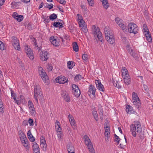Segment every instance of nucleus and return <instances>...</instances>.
I'll return each mask as SVG.
<instances>
[{
  "label": "nucleus",
  "mask_w": 153,
  "mask_h": 153,
  "mask_svg": "<svg viewBox=\"0 0 153 153\" xmlns=\"http://www.w3.org/2000/svg\"><path fill=\"white\" fill-rule=\"evenodd\" d=\"M134 124H132L130 126V130L132 135L136 137L137 132L138 134L142 131V127L140 123L138 121H134Z\"/></svg>",
  "instance_id": "f257e3e1"
},
{
  "label": "nucleus",
  "mask_w": 153,
  "mask_h": 153,
  "mask_svg": "<svg viewBox=\"0 0 153 153\" xmlns=\"http://www.w3.org/2000/svg\"><path fill=\"white\" fill-rule=\"evenodd\" d=\"M104 31L106 40L110 44H114L115 43V37L114 34L106 27L105 28Z\"/></svg>",
  "instance_id": "f03ea898"
},
{
  "label": "nucleus",
  "mask_w": 153,
  "mask_h": 153,
  "mask_svg": "<svg viewBox=\"0 0 153 153\" xmlns=\"http://www.w3.org/2000/svg\"><path fill=\"white\" fill-rule=\"evenodd\" d=\"M83 139L85 141V144L88 146V149L91 153H95L94 150V149L92 143L91 141L90 140L86 135L84 136Z\"/></svg>",
  "instance_id": "7ed1b4c3"
},
{
  "label": "nucleus",
  "mask_w": 153,
  "mask_h": 153,
  "mask_svg": "<svg viewBox=\"0 0 153 153\" xmlns=\"http://www.w3.org/2000/svg\"><path fill=\"white\" fill-rule=\"evenodd\" d=\"M93 34L95 37L97 36L99 40L102 42V33L100 31L99 27H96L95 25H93L92 28Z\"/></svg>",
  "instance_id": "20e7f679"
},
{
  "label": "nucleus",
  "mask_w": 153,
  "mask_h": 153,
  "mask_svg": "<svg viewBox=\"0 0 153 153\" xmlns=\"http://www.w3.org/2000/svg\"><path fill=\"white\" fill-rule=\"evenodd\" d=\"M39 95L41 97L42 95V93L41 92L40 87L39 85H36L34 89V97L37 103H38V102L37 97Z\"/></svg>",
  "instance_id": "39448f33"
},
{
  "label": "nucleus",
  "mask_w": 153,
  "mask_h": 153,
  "mask_svg": "<svg viewBox=\"0 0 153 153\" xmlns=\"http://www.w3.org/2000/svg\"><path fill=\"white\" fill-rule=\"evenodd\" d=\"M11 42L15 49L19 51H20V47L19 45V41L16 37L12 36Z\"/></svg>",
  "instance_id": "423d86ee"
},
{
  "label": "nucleus",
  "mask_w": 153,
  "mask_h": 153,
  "mask_svg": "<svg viewBox=\"0 0 153 153\" xmlns=\"http://www.w3.org/2000/svg\"><path fill=\"white\" fill-rule=\"evenodd\" d=\"M128 30L131 33L136 34L137 32L138 29L136 24L134 23H130L128 26Z\"/></svg>",
  "instance_id": "0eeeda50"
},
{
  "label": "nucleus",
  "mask_w": 153,
  "mask_h": 153,
  "mask_svg": "<svg viewBox=\"0 0 153 153\" xmlns=\"http://www.w3.org/2000/svg\"><path fill=\"white\" fill-rule=\"evenodd\" d=\"M72 92L77 98L81 94L80 91L78 86L75 84H73L71 86Z\"/></svg>",
  "instance_id": "6e6552de"
},
{
  "label": "nucleus",
  "mask_w": 153,
  "mask_h": 153,
  "mask_svg": "<svg viewBox=\"0 0 153 153\" xmlns=\"http://www.w3.org/2000/svg\"><path fill=\"white\" fill-rule=\"evenodd\" d=\"M68 81V79L66 77L62 76H58L55 80L56 82L62 84L67 82Z\"/></svg>",
  "instance_id": "1a4fd4ad"
},
{
  "label": "nucleus",
  "mask_w": 153,
  "mask_h": 153,
  "mask_svg": "<svg viewBox=\"0 0 153 153\" xmlns=\"http://www.w3.org/2000/svg\"><path fill=\"white\" fill-rule=\"evenodd\" d=\"M25 49L26 51V53L30 59H33L34 56L33 55H32L33 52L29 46L28 45H27L26 46H25Z\"/></svg>",
  "instance_id": "9d476101"
},
{
  "label": "nucleus",
  "mask_w": 153,
  "mask_h": 153,
  "mask_svg": "<svg viewBox=\"0 0 153 153\" xmlns=\"http://www.w3.org/2000/svg\"><path fill=\"white\" fill-rule=\"evenodd\" d=\"M40 75L41 76L43 82L45 83L46 84H48L49 82V80L48 79V77L46 75V73L43 72V71H41Z\"/></svg>",
  "instance_id": "9b49d317"
},
{
  "label": "nucleus",
  "mask_w": 153,
  "mask_h": 153,
  "mask_svg": "<svg viewBox=\"0 0 153 153\" xmlns=\"http://www.w3.org/2000/svg\"><path fill=\"white\" fill-rule=\"evenodd\" d=\"M28 104L31 115H34L36 113V111L32 102L30 100H29L28 102Z\"/></svg>",
  "instance_id": "f8f14e48"
},
{
  "label": "nucleus",
  "mask_w": 153,
  "mask_h": 153,
  "mask_svg": "<svg viewBox=\"0 0 153 153\" xmlns=\"http://www.w3.org/2000/svg\"><path fill=\"white\" fill-rule=\"evenodd\" d=\"M12 16L17 20L19 22L22 21L24 19V17L22 15H19L17 13L14 12L12 15Z\"/></svg>",
  "instance_id": "ddd939ff"
},
{
  "label": "nucleus",
  "mask_w": 153,
  "mask_h": 153,
  "mask_svg": "<svg viewBox=\"0 0 153 153\" xmlns=\"http://www.w3.org/2000/svg\"><path fill=\"white\" fill-rule=\"evenodd\" d=\"M95 91L96 88L95 87L92 85H90L87 94L90 96L92 94L94 97L95 95Z\"/></svg>",
  "instance_id": "4468645a"
},
{
  "label": "nucleus",
  "mask_w": 153,
  "mask_h": 153,
  "mask_svg": "<svg viewBox=\"0 0 153 153\" xmlns=\"http://www.w3.org/2000/svg\"><path fill=\"white\" fill-rule=\"evenodd\" d=\"M95 83L97 89L101 91H104L105 88H104L103 85L101 83L100 80H96Z\"/></svg>",
  "instance_id": "2eb2a0df"
},
{
  "label": "nucleus",
  "mask_w": 153,
  "mask_h": 153,
  "mask_svg": "<svg viewBox=\"0 0 153 153\" xmlns=\"http://www.w3.org/2000/svg\"><path fill=\"white\" fill-rule=\"evenodd\" d=\"M49 53L46 51H43L41 56V59L42 61H47L49 58L48 54Z\"/></svg>",
  "instance_id": "dca6fc26"
},
{
  "label": "nucleus",
  "mask_w": 153,
  "mask_h": 153,
  "mask_svg": "<svg viewBox=\"0 0 153 153\" xmlns=\"http://www.w3.org/2000/svg\"><path fill=\"white\" fill-rule=\"evenodd\" d=\"M50 40L51 43L55 46H59L60 44L59 41H57V40L54 38V37H51L50 38Z\"/></svg>",
  "instance_id": "f3484780"
},
{
  "label": "nucleus",
  "mask_w": 153,
  "mask_h": 153,
  "mask_svg": "<svg viewBox=\"0 0 153 153\" xmlns=\"http://www.w3.org/2000/svg\"><path fill=\"white\" fill-rule=\"evenodd\" d=\"M19 136L20 138L21 141L23 140H27V138L26 137V136L22 130H20L19 131Z\"/></svg>",
  "instance_id": "a211bd4d"
},
{
  "label": "nucleus",
  "mask_w": 153,
  "mask_h": 153,
  "mask_svg": "<svg viewBox=\"0 0 153 153\" xmlns=\"http://www.w3.org/2000/svg\"><path fill=\"white\" fill-rule=\"evenodd\" d=\"M146 38V40L149 42L152 41V38L149 30L144 32Z\"/></svg>",
  "instance_id": "6ab92c4d"
},
{
  "label": "nucleus",
  "mask_w": 153,
  "mask_h": 153,
  "mask_svg": "<svg viewBox=\"0 0 153 153\" xmlns=\"http://www.w3.org/2000/svg\"><path fill=\"white\" fill-rule=\"evenodd\" d=\"M98 110L99 111V114L100 118L101 120H103V111L102 106L100 105H99Z\"/></svg>",
  "instance_id": "aec40b11"
},
{
  "label": "nucleus",
  "mask_w": 153,
  "mask_h": 153,
  "mask_svg": "<svg viewBox=\"0 0 153 153\" xmlns=\"http://www.w3.org/2000/svg\"><path fill=\"white\" fill-rule=\"evenodd\" d=\"M140 100H134L133 101V103L134 104V105L135 107L138 109H139L140 108H141V103L140 102Z\"/></svg>",
  "instance_id": "412c9836"
},
{
  "label": "nucleus",
  "mask_w": 153,
  "mask_h": 153,
  "mask_svg": "<svg viewBox=\"0 0 153 153\" xmlns=\"http://www.w3.org/2000/svg\"><path fill=\"white\" fill-rule=\"evenodd\" d=\"M27 135L28 138L30 141L32 142H34L35 140V139L31 134L30 130H29L28 131Z\"/></svg>",
  "instance_id": "4be33fe9"
},
{
  "label": "nucleus",
  "mask_w": 153,
  "mask_h": 153,
  "mask_svg": "<svg viewBox=\"0 0 153 153\" xmlns=\"http://www.w3.org/2000/svg\"><path fill=\"white\" fill-rule=\"evenodd\" d=\"M126 111L128 113H129L130 114L133 112L136 113V112L133 110L132 107L129 105L126 106Z\"/></svg>",
  "instance_id": "5701e85b"
},
{
  "label": "nucleus",
  "mask_w": 153,
  "mask_h": 153,
  "mask_svg": "<svg viewBox=\"0 0 153 153\" xmlns=\"http://www.w3.org/2000/svg\"><path fill=\"white\" fill-rule=\"evenodd\" d=\"M69 121L71 126H74L75 122L73 116L71 114L68 115Z\"/></svg>",
  "instance_id": "b1692460"
},
{
  "label": "nucleus",
  "mask_w": 153,
  "mask_h": 153,
  "mask_svg": "<svg viewBox=\"0 0 153 153\" xmlns=\"http://www.w3.org/2000/svg\"><path fill=\"white\" fill-rule=\"evenodd\" d=\"M92 113L95 120L97 121H98L99 120L98 115L97 114V111L95 108L93 109Z\"/></svg>",
  "instance_id": "393cba45"
},
{
  "label": "nucleus",
  "mask_w": 153,
  "mask_h": 153,
  "mask_svg": "<svg viewBox=\"0 0 153 153\" xmlns=\"http://www.w3.org/2000/svg\"><path fill=\"white\" fill-rule=\"evenodd\" d=\"M115 22L120 27L121 25H122L123 24H124L123 20L119 17L115 18Z\"/></svg>",
  "instance_id": "a878e982"
},
{
  "label": "nucleus",
  "mask_w": 153,
  "mask_h": 153,
  "mask_svg": "<svg viewBox=\"0 0 153 153\" xmlns=\"http://www.w3.org/2000/svg\"><path fill=\"white\" fill-rule=\"evenodd\" d=\"M22 144L25 148L28 149L29 148V146L28 145V142L27 139V140H23L21 141Z\"/></svg>",
  "instance_id": "bb28decb"
},
{
  "label": "nucleus",
  "mask_w": 153,
  "mask_h": 153,
  "mask_svg": "<svg viewBox=\"0 0 153 153\" xmlns=\"http://www.w3.org/2000/svg\"><path fill=\"white\" fill-rule=\"evenodd\" d=\"M53 25V26L55 27H58L59 28H62L63 27V26L62 23L60 22H54Z\"/></svg>",
  "instance_id": "cd10ccee"
},
{
  "label": "nucleus",
  "mask_w": 153,
  "mask_h": 153,
  "mask_svg": "<svg viewBox=\"0 0 153 153\" xmlns=\"http://www.w3.org/2000/svg\"><path fill=\"white\" fill-rule=\"evenodd\" d=\"M100 1L102 2L104 7L107 9L108 6L107 0H100Z\"/></svg>",
  "instance_id": "c85d7f7f"
},
{
  "label": "nucleus",
  "mask_w": 153,
  "mask_h": 153,
  "mask_svg": "<svg viewBox=\"0 0 153 153\" xmlns=\"http://www.w3.org/2000/svg\"><path fill=\"white\" fill-rule=\"evenodd\" d=\"M67 150L68 153L71 152H73L74 151V148L73 146L71 145L68 144L67 145Z\"/></svg>",
  "instance_id": "c756f323"
},
{
  "label": "nucleus",
  "mask_w": 153,
  "mask_h": 153,
  "mask_svg": "<svg viewBox=\"0 0 153 153\" xmlns=\"http://www.w3.org/2000/svg\"><path fill=\"white\" fill-rule=\"evenodd\" d=\"M73 48L74 51L77 52L79 50V48L76 42H74L73 44Z\"/></svg>",
  "instance_id": "7c9ffc66"
},
{
  "label": "nucleus",
  "mask_w": 153,
  "mask_h": 153,
  "mask_svg": "<svg viewBox=\"0 0 153 153\" xmlns=\"http://www.w3.org/2000/svg\"><path fill=\"white\" fill-rule=\"evenodd\" d=\"M132 100H139V98L137 95V94L135 92H133L132 94Z\"/></svg>",
  "instance_id": "2f4dec72"
},
{
  "label": "nucleus",
  "mask_w": 153,
  "mask_h": 153,
  "mask_svg": "<svg viewBox=\"0 0 153 153\" xmlns=\"http://www.w3.org/2000/svg\"><path fill=\"white\" fill-rule=\"evenodd\" d=\"M32 148L33 150L40 149L39 145L36 142H34L32 143Z\"/></svg>",
  "instance_id": "473e14b6"
},
{
  "label": "nucleus",
  "mask_w": 153,
  "mask_h": 153,
  "mask_svg": "<svg viewBox=\"0 0 153 153\" xmlns=\"http://www.w3.org/2000/svg\"><path fill=\"white\" fill-rule=\"evenodd\" d=\"M57 17V15L56 14L53 13L49 16V19L53 21L56 19Z\"/></svg>",
  "instance_id": "72a5a7b5"
},
{
  "label": "nucleus",
  "mask_w": 153,
  "mask_h": 153,
  "mask_svg": "<svg viewBox=\"0 0 153 153\" xmlns=\"http://www.w3.org/2000/svg\"><path fill=\"white\" fill-rule=\"evenodd\" d=\"M30 39H31L32 42H33V44H34L36 47H38V45H37V43L36 42V40L35 38H34L33 36H32L30 38Z\"/></svg>",
  "instance_id": "f704fd0d"
},
{
  "label": "nucleus",
  "mask_w": 153,
  "mask_h": 153,
  "mask_svg": "<svg viewBox=\"0 0 153 153\" xmlns=\"http://www.w3.org/2000/svg\"><path fill=\"white\" fill-rule=\"evenodd\" d=\"M20 3V2H12L11 3L12 7L14 8H16L19 5Z\"/></svg>",
  "instance_id": "c9c22d12"
},
{
  "label": "nucleus",
  "mask_w": 153,
  "mask_h": 153,
  "mask_svg": "<svg viewBox=\"0 0 153 153\" xmlns=\"http://www.w3.org/2000/svg\"><path fill=\"white\" fill-rule=\"evenodd\" d=\"M122 72L123 75H125L126 74H128V70L125 67L123 68L122 69Z\"/></svg>",
  "instance_id": "e433bc0d"
},
{
  "label": "nucleus",
  "mask_w": 153,
  "mask_h": 153,
  "mask_svg": "<svg viewBox=\"0 0 153 153\" xmlns=\"http://www.w3.org/2000/svg\"><path fill=\"white\" fill-rule=\"evenodd\" d=\"M10 91H11V97L13 98L14 100H16V94L13 91L11 88L10 89Z\"/></svg>",
  "instance_id": "4c0bfd02"
},
{
  "label": "nucleus",
  "mask_w": 153,
  "mask_h": 153,
  "mask_svg": "<svg viewBox=\"0 0 153 153\" xmlns=\"http://www.w3.org/2000/svg\"><path fill=\"white\" fill-rule=\"evenodd\" d=\"M82 79V76L79 74L76 75L74 78V80L76 81H78Z\"/></svg>",
  "instance_id": "58836bf2"
},
{
  "label": "nucleus",
  "mask_w": 153,
  "mask_h": 153,
  "mask_svg": "<svg viewBox=\"0 0 153 153\" xmlns=\"http://www.w3.org/2000/svg\"><path fill=\"white\" fill-rule=\"evenodd\" d=\"M125 141H124L123 142H122V143H121L120 145V147L122 149L124 148V147L126 146V139L125 137Z\"/></svg>",
  "instance_id": "ea45409f"
},
{
  "label": "nucleus",
  "mask_w": 153,
  "mask_h": 153,
  "mask_svg": "<svg viewBox=\"0 0 153 153\" xmlns=\"http://www.w3.org/2000/svg\"><path fill=\"white\" fill-rule=\"evenodd\" d=\"M71 62H72L73 63V61H72L71 62L69 61L67 62V65L68 66V68L70 69H71L73 68V65L71 64Z\"/></svg>",
  "instance_id": "a19ab883"
},
{
  "label": "nucleus",
  "mask_w": 153,
  "mask_h": 153,
  "mask_svg": "<svg viewBox=\"0 0 153 153\" xmlns=\"http://www.w3.org/2000/svg\"><path fill=\"white\" fill-rule=\"evenodd\" d=\"M78 22L79 25V26L80 27H81L82 26H83V25H85V22L83 19L81 20H80L78 21Z\"/></svg>",
  "instance_id": "79ce46f5"
},
{
  "label": "nucleus",
  "mask_w": 153,
  "mask_h": 153,
  "mask_svg": "<svg viewBox=\"0 0 153 153\" xmlns=\"http://www.w3.org/2000/svg\"><path fill=\"white\" fill-rule=\"evenodd\" d=\"M81 27H82L81 29L85 33L87 32L88 29L86 27V25H83V26H82Z\"/></svg>",
  "instance_id": "37998d69"
},
{
  "label": "nucleus",
  "mask_w": 153,
  "mask_h": 153,
  "mask_svg": "<svg viewBox=\"0 0 153 153\" xmlns=\"http://www.w3.org/2000/svg\"><path fill=\"white\" fill-rule=\"evenodd\" d=\"M25 27L28 30L32 29V27H31V24L30 23H27L26 25H25Z\"/></svg>",
  "instance_id": "c03bdc74"
},
{
  "label": "nucleus",
  "mask_w": 153,
  "mask_h": 153,
  "mask_svg": "<svg viewBox=\"0 0 153 153\" xmlns=\"http://www.w3.org/2000/svg\"><path fill=\"white\" fill-rule=\"evenodd\" d=\"M88 55L84 54L82 56V59L83 60H85V62H87L88 60Z\"/></svg>",
  "instance_id": "a18cd8bd"
},
{
  "label": "nucleus",
  "mask_w": 153,
  "mask_h": 153,
  "mask_svg": "<svg viewBox=\"0 0 153 153\" xmlns=\"http://www.w3.org/2000/svg\"><path fill=\"white\" fill-rule=\"evenodd\" d=\"M5 49V46L4 43L1 41H0V49L3 50Z\"/></svg>",
  "instance_id": "49530a36"
},
{
  "label": "nucleus",
  "mask_w": 153,
  "mask_h": 153,
  "mask_svg": "<svg viewBox=\"0 0 153 153\" xmlns=\"http://www.w3.org/2000/svg\"><path fill=\"white\" fill-rule=\"evenodd\" d=\"M123 77L124 80L130 79V77L128 74H126L125 75H123Z\"/></svg>",
  "instance_id": "de8ad7c7"
},
{
  "label": "nucleus",
  "mask_w": 153,
  "mask_h": 153,
  "mask_svg": "<svg viewBox=\"0 0 153 153\" xmlns=\"http://www.w3.org/2000/svg\"><path fill=\"white\" fill-rule=\"evenodd\" d=\"M123 77L124 80L130 79V77L128 74H126L125 75H123Z\"/></svg>",
  "instance_id": "09e8293b"
},
{
  "label": "nucleus",
  "mask_w": 153,
  "mask_h": 153,
  "mask_svg": "<svg viewBox=\"0 0 153 153\" xmlns=\"http://www.w3.org/2000/svg\"><path fill=\"white\" fill-rule=\"evenodd\" d=\"M41 147L44 150H46L47 148V144L46 143H41L40 144Z\"/></svg>",
  "instance_id": "8fccbe9b"
},
{
  "label": "nucleus",
  "mask_w": 153,
  "mask_h": 153,
  "mask_svg": "<svg viewBox=\"0 0 153 153\" xmlns=\"http://www.w3.org/2000/svg\"><path fill=\"white\" fill-rule=\"evenodd\" d=\"M4 106L3 104H0V112L3 113L4 112Z\"/></svg>",
  "instance_id": "3c124183"
},
{
  "label": "nucleus",
  "mask_w": 153,
  "mask_h": 153,
  "mask_svg": "<svg viewBox=\"0 0 153 153\" xmlns=\"http://www.w3.org/2000/svg\"><path fill=\"white\" fill-rule=\"evenodd\" d=\"M120 27L121 28V29L124 32L127 31V27L125 26L124 24H123L122 25H121Z\"/></svg>",
  "instance_id": "603ef678"
},
{
  "label": "nucleus",
  "mask_w": 153,
  "mask_h": 153,
  "mask_svg": "<svg viewBox=\"0 0 153 153\" xmlns=\"http://www.w3.org/2000/svg\"><path fill=\"white\" fill-rule=\"evenodd\" d=\"M144 89L146 92L148 93L149 91L148 87L145 84H143Z\"/></svg>",
  "instance_id": "864d4df0"
},
{
  "label": "nucleus",
  "mask_w": 153,
  "mask_h": 153,
  "mask_svg": "<svg viewBox=\"0 0 153 153\" xmlns=\"http://www.w3.org/2000/svg\"><path fill=\"white\" fill-rule=\"evenodd\" d=\"M33 119L31 118H29L28 120V123L30 124V126H32L34 125L33 123Z\"/></svg>",
  "instance_id": "5fc2aeb1"
},
{
  "label": "nucleus",
  "mask_w": 153,
  "mask_h": 153,
  "mask_svg": "<svg viewBox=\"0 0 153 153\" xmlns=\"http://www.w3.org/2000/svg\"><path fill=\"white\" fill-rule=\"evenodd\" d=\"M53 5L52 4H48V3H47L45 7L48 8L50 10L53 7Z\"/></svg>",
  "instance_id": "6e6d98bb"
},
{
  "label": "nucleus",
  "mask_w": 153,
  "mask_h": 153,
  "mask_svg": "<svg viewBox=\"0 0 153 153\" xmlns=\"http://www.w3.org/2000/svg\"><path fill=\"white\" fill-rule=\"evenodd\" d=\"M57 135L58 136V138L59 139H60L62 135V132H61V131H59L57 132Z\"/></svg>",
  "instance_id": "4d7b16f0"
},
{
  "label": "nucleus",
  "mask_w": 153,
  "mask_h": 153,
  "mask_svg": "<svg viewBox=\"0 0 153 153\" xmlns=\"http://www.w3.org/2000/svg\"><path fill=\"white\" fill-rule=\"evenodd\" d=\"M41 143H46L45 140V138L43 137H41V140L40 141Z\"/></svg>",
  "instance_id": "13d9d810"
},
{
  "label": "nucleus",
  "mask_w": 153,
  "mask_h": 153,
  "mask_svg": "<svg viewBox=\"0 0 153 153\" xmlns=\"http://www.w3.org/2000/svg\"><path fill=\"white\" fill-rule=\"evenodd\" d=\"M88 2V3L91 6H92L94 5V1L93 0H87Z\"/></svg>",
  "instance_id": "bf43d9fd"
},
{
  "label": "nucleus",
  "mask_w": 153,
  "mask_h": 153,
  "mask_svg": "<svg viewBox=\"0 0 153 153\" xmlns=\"http://www.w3.org/2000/svg\"><path fill=\"white\" fill-rule=\"evenodd\" d=\"M120 140V139L119 137L118 136L115 134V141L117 142L118 144H119V141Z\"/></svg>",
  "instance_id": "052dcab7"
},
{
  "label": "nucleus",
  "mask_w": 153,
  "mask_h": 153,
  "mask_svg": "<svg viewBox=\"0 0 153 153\" xmlns=\"http://www.w3.org/2000/svg\"><path fill=\"white\" fill-rule=\"evenodd\" d=\"M143 28L144 32L149 30V29L147 27L146 25H143Z\"/></svg>",
  "instance_id": "680f3d73"
},
{
  "label": "nucleus",
  "mask_w": 153,
  "mask_h": 153,
  "mask_svg": "<svg viewBox=\"0 0 153 153\" xmlns=\"http://www.w3.org/2000/svg\"><path fill=\"white\" fill-rule=\"evenodd\" d=\"M124 80L125 83L126 85H128L130 84L131 82L130 79H125Z\"/></svg>",
  "instance_id": "e2e57ef3"
},
{
  "label": "nucleus",
  "mask_w": 153,
  "mask_h": 153,
  "mask_svg": "<svg viewBox=\"0 0 153 153\" xmlns=\"http://www.w3.org/2000/svg\"><path fill=\"white\" fill-rule=\"evenodd\" d=\"M67 102H69L70 101V97L68 95L65 97V98L64 99Z\"/></svg>",
  "instance_id": "0e129e2a"
},
{
  "label": "nucleus",
  "mask_w": 153,
  "mask_h": 153,
  "mask_svg": "<svg viewBox=\"0 0 153 153\" xmlns=\"http://www.w3.org/2000/svg\"><path fill=\"white\" fill-rule=\"evenodd\" d=\"M44 21L45 22H46L47 23H48L50 22V19L49 17L48 18V16H47L46 18H44Z\"/></svg>",
  "instance_id": "69168bd1"
},
{
  "label": "nucleus",
  "mask_w": 153,
  "mask_h": 153,
  "mask_svg": "<svg viewBox=\"0 0 153 153\" xmlns=\"http://www.w3.org/2000/svg\"><path fill=\"white\" fill-rule=\"evenodd\" d=\"M47 69L48 71H51L53 69V67L51 65H49L48 66Z\"/></svg>",
  "instance_id": "338daca9"
},
{
  "label": "nucleus",
  "mask_w": 153,
  "mask_h": 153,
  "mask_svg": "<svg viewBox=\"0 0 153 153\" xmlns=\"http://www.w3.org/2000/svg\"><path fill=\"white\" fill-rule=\"evenodd\" d=\"M62 96L64 98V99L65 98V97L66 96H68V95L67 93V92H63L62 94Z\"/></svg>",
  "instance_id": "774afa93"
}]
</instances>
